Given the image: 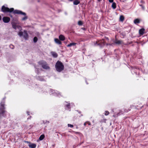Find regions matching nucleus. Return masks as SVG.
I'll return each mask as SVG.
<instances>
[{
  "mask_svg": "<svg viewBox=\"0 0 148 148\" xmlns=\"http://www.w3.org/2000/svg\"><path fill=\"white\" fill-rule=\"evenodd\" d=\"M83 116V115L82 114H81V115L79 116V117H81V116Z\"/></svg>",
  "mask_w": 148,
  "mask_h": 148,
  "instance_id": "nucleus-43",
  "label": "nucleus"
},
{
  "mask_svg": "<svg viewBox=\"0 0 148 148\" xmlns=\"http://www.w3.org/2000/svg\"><path fill=\"white\" fill-rule=\"evenodd\" d=\"M50 93L51 95L53 94L54 96H58L59 97H60V96H61V95L60 93H58V91H56V92H55V90H53L52 89H50Z\"/></svg>",
  "mask_w": 148,
  "mask_h": 148,
  "instance_id": "nucleus-6",
  "label": "nucleus"
},
{
  "mask_svg": "<svg viewBox=\"0 0 148 148\" xmlns=\"http://www.w3.org/2000/svg\"><path fill=\"white\" fill-rule=\"evenodd\" d=\"M112 44H107L106 45H112Z\"/></svg>",
  "mask_w": 148,
  "mask_h": 148,
  "instance_id": "nucleus-35",
  "label": "nucleus"
},
{
  "mask_svg": "<svg viewBox=\"0 0 148 148\" xmlns=\"http://www.w3.org/2000/svg\"><path fill=\"white\" fill-rule=\"evenodd\" d=\"M44 77L42 76H38L37 77V79L41 81H45L46 80L44 78Z\"/></svg>",
  "mask_w": 148,
  "mask_h": 148,
  "instance_id": "nucleus-11",
  "label": "nucleus"
},
{
  "mask_svg": "<svg viewBox=\"0 0 148 148\" xmlns=\"http://www.w3.org/2000/svg\"><path fill=\"white\" fill-rule=\"evenodd\" d=\"M114 42L115 44L118 45H120L123 43V42L122 41L117 40H116Z\"/></svg>",
  "mask_w": 148,
  "mask_h": 148,
  "instance_id": "nucleus-12",
  "label": "nucleus"
},
{
  "mask_svg": "<svg viewBox=\"0 0 148 148\" xmlns=\"http://www.w3.org/2000/svg\"><path fill=\"white\" fill-rule=\"evenodd\" d=\"M82 30H86V29L85 28H84V27L82 28Z\"/></svg>",
  "mask_w": 148,
  "mask_h": 148,
  "instance_id": "nucleus-34",
  "label": "nucleus"
},
{
  "mask_svg": "<svg viewBox=\"0 0 148 148\" xmlns=\"http://www.w3.org/2000/svg\"><path fill=\"white\" fill-rule=\"evenodd\" d=\"M83 24V23L82 21H79L78 22V25L79 26L82 25Z\"/></svg>",
  "mask_w": 148,
  "mask_h": 148,
  "instance_id": "nucleus-25",
  "label": "nucleus"
},
{
  "mask_svg": "<svg viewBox=\"0 0 148 148\" xmlns=\"http://www.w3.org/2000/svg\"><path fill=\"white\" fill-rule=\"evenodd\" d=\"M145 29L143 28L140 29L139 30V34L141 35H143L144 34Z\"/></svg>",
  "mask_w": 148,
  "mask_h": 148,
  "instance_id": "nucleus-15",
  "label": "nucleus"
},
{
  "mask_svg": "<svg viewBox=\"0 0 148 148\" xmlns=\"http://www.w3.org/2000/svg\"><path fill=\"white\" fill-rule=\"evenodd\" d=\"M10 48H11V49H14V45H10Z\"/></svg>",
  "mask_w": 148,
  "mask_h": 148,
  "instance_id": "nucleus-29",
  "label": "nucleus"
},
{
  "mask_svg": "<svg viewBox=\"0 0 148 148\" xmlns=\"http://www.w3.org/2000/svg\"><path fill=\"white\" fill-rule=\"evenodd\" d=\"M108 1L110 3H113V2H113L114 0H108Z\"/></svg>",
  "mask_w": 148,
  "mask_h": 148,
  "instance_id": "nucleus-32",
  "label": "nucleus"
},
{
  "mask_svg": "<svg viewBox=\"0 0 148 148\" xmlns=\"http://www.w3.org/2000/svg\"><path fill=\"white\" fill-rule=\"evenodd\" d=\"M77 112H78L79 113V114H81V111H79V110H77Z\"/></svg>",
  "mask_w": 148,
  "mask_h": 148,
  "instance_id": "nucleus-36",
  "label": "nucleus"
},
{
  "mask_svg": "<svg viewBox=\"0 0 148 148\" xmlns=\"http://www.w3.org/2000/svg\"><path fill=\"white\" fill-rule=\"evenodd\" d=\"M108 39V38H107V39Z\"/></svg>",
  "mask_w": 148,
  "mask_h": 148,
  "instance_id": "nucleus-48",
  "label": "nucleus"
},
{
  "mask_svg": "<svg viewBox=\"0 0 148 148\" xmlns=\"http://www.w3.org/2000/svg\"><path fill=\"white\" fill-rule=\"evenodd\" d=\"M65 103H67V104L65 105V107L66 110H69V111H71L70 110V104L69 102H65Z\"/></svg>",
  "mask_w": 148,
  "mask_h": 148,
  "instance_id": "nucleus-8",
  "label": "nucleus"
},
{
  "mask_svg": "<svg viewBox=\"0 0 148 148\" xmlns=\"http://www.w3.org/2000/svg\"><path fill=\"white\" fill-rule=\"evenodd\" d=\"M140 6L142 8L143 10L145 9V7L142 5H140Z\"/></svg>",
  "mask_w": 148,
  "mask_h": 148,
  "instance_id": "nucleus-31",
  "label": "nucleus"
},
{
  "mask_svg": "<svg viewBox=\"0 0 148 148\" xmlns=\"http://www.w3.org/2000/svg\"><path fill=\"white\" fill-rule=\"evenodd\" d=\"M68 126L69 127H70L71 128L73 127V125H71L70 124H68Z\"/></svg>",
  "mask_w": 148,
  "mask_h": 148,
  "instance_id": "nucleus-30",
  "label": "nucleus"
},
{
  "mask_svg": "<svg viewBox=\"0 0 148 148\" xmlns=\"http://www.w3.org/2000/svg\"><path fill=\"white\" fill-rule=\"evenodd\" d=\"M45 135L43 134L41 135L39 137V139L41 140H42L45 138Z\"/></svg>",
  "mask_w": 148,
  "mask_h": 148,
  "instance_id": "nucleus-23",
  "label": "nucleus"
},
{
  "mask_svg": "<svg viewBox=\"0 0 148 148\" xmlns=\"http://www.w3.org/2000/svg\"><path fill=\"white\" fill-rule=\"evenodd\" d=\"M51 54L55 58H56L58 56V54H57L54 52H51Z\"/></svg>",
  "mask_w": 148,
  "mask_h": 148,
  "instance_id": "nucleus-16",
  "label": "nucleus"
},
{
  "mask_svg": "<svg viewBox=\"0 0 148 148\" xmlns=\"http://www.w3.org/2000/svg\"><path fill=\"white\" fill-rule=\"evenodd\" d=\"M86 84H88V83L87 82H86Z\"/></svg>",
  "mask_w": 148,
  "mask_h": 148,
  "instance_id": "nucleus-44",
  "label": "nucleus"
},
{
  "mask_svg": "<svg viewBox=\"0 0 148 148\" xmlns=\"http://www.w3.org/2000/svg\"><path fill=\"white\" fill-rule=\"evenodd\" d=\"M73 4L74 5H77L80 3V1L78 0H75L73 1Z\"/></svg>",
  "mask_w": 148,
  "mask_h": 148,
  "instance_id": "nucleus-21",
  "label": "nucleus"
},
{
  "mask_svg": "<svg viewBox=\"0 0 148 148\" xmlns=\"http://www.w3.org/2000/svg\"><path fill=\"white\" fill-rule=\"evenodd\" d=\"M95 44L99 45L100 48L103 47L105 45L104 42L102 41H100V42L99 43H98L97 42H96V44Z\"/></svg>",
  "mask_w": 148,
  "mask_h": 148,
  "instance_id": "nucleus-10",
  "label": "nucleus"
},
{
  "mask_svg": "<svg viewBox=\"0 0 148 148\" xmlns=\"http://www.w3.org/2000/svg\"><path fill=\"white\" fill-rule=\"evenodd\" d=\"M38 39L36 37H35L33 39V41L34 43L38 41Z\"/></svg>",
  "mask_w": 148,
  "mask_h": 148,
  "instance_id": "nucleus-26",
  "label": "nucleus"
},
{
  "mask_svg": "<svg viewBox=\"0 0 148 148\" xmlns=\"http://www.w3.org/2000/svg\"><path fill=\"white\" fill-rule=\"evenodd\" d=\"M98 1L100 2L101 0H97Z\"/></svg>",
  "mask_w": 148,
  "mask_h": 148,
  "instance_id": "nucleus-45",
  "label": "nucleus"
},
{
  "mask_svg": "<svg viewBox=\"0 0 148 148\" xmlns=\"http://www.w3.org/2000/svg\"><path fill=\"white\" fill-rule=\"evenodd\" d=\"M42 122H43V123L44 124H47V123H49V121H47V120H43L42 121Z\"/></svg>",
  "mask_w": 148,
  "mask_h": 148,
  "instance_id": "nucleus-27",
  "label": "nucleus"
},
{
  "mask_svg": "<svg viewBox=\"0 0 148 148\" xmlns=\"http://www.w3.org/2000/svg\"><path fill=\"white\" fill-rule=\"evenodd\" d=\"M134 22L135 24H136L139 23H140V21L138 19H136L134 20Z\"/></svg>",
  "mask_w": 148,
  "mask_h": 148,
  "instance_id": "nucleus-20",
  "label": "nucleus"
},
{
  "mask_svg": "<svg viewBox=\"0 0 148 148\" xmlns=\"http://www.w3.org/2000/svg\"><path fill=\"white\" fill-rule=\"evenodd\" d=\"M109 114V112L108 111H106L105 112V115H106V116L108 115Z\"/></svg>",
  "mask_w": 148,
  "mask_h": 148,
  "instance_id": "nucleus-28",
  "label": "nucleus"
},
{
  "mask_svg": "<svg viewBox=\"0 0 148 148\" xmlns=\"http://www.w3.org/2000/svg\"><path fill=\"white\" fill-rule=\"evenodd\" d=\"M130 110H128L127 111V112H128V111H130Z\"/></svg>",
  "mask_w": 148,
  "mask_h": 148,
  "instance_id": "nucleus-47",
  "label": "nucleus"
},
{
  "mask_svg": "<svg viewBox=\"0 0 148 148\" xmlns=\"http://www.w3.org/2000/svg\"><path fill=\"white\" fill-rule=\"evenodd\" d=\"M119 19L121 21L123 22L124 19V17L122 15L120 17Z\"/></svg>",
  "mask_w": 148,
  "mask_h": 148,
  "instance_id": "nucleus-24",
  "label": "nucleus"
},
{
  "mask_svg": "<svg viewBox=\"0 0 148 148\" xmlns=\"http://www.w3.org/2000/svg\"><path fill=\"white\" fill-rule=\"evenodd\" d=\"M75 132V133L76 134H78V133H79V132Z\"/></svg>",
  "mask_w": 148,
  "mask_h": 148,
  "instance_id": "nucleus-40",
  "label": "nucleus"
},
{
  "mask_svg": "<svg viewBox=\"0 0 148 148\" xmlns=\"http://www.w3.org/2000/svg\"><path fill=\"white\" fill-rule=\"evenodd\" d=\"M59 38L60 40L63 41L65 39V37L62 35H60L59 36Z\"/></svg>",
  "mask_w": 148,
  "mask_h": 148,
  "instance_id": "nucleus-13",
  "label": "nucleus"
},
{
  "mask_svg": "<svg viewBox=\"0 0 148 148\" xmlns=\"http://www.w3.org/2000/svg\"><path fill=\"white\" fill-rule=\"evenodd\" d=\"M39 64L41 65L42 68L46 70H49L50 69L49 66L48 65L47 63L44 61H41L39 62Z\"/></svg>",
  "mask_w": 148,
  "mask_h": 148,
  "instance_id": "nucleus-5",
  "label": "nucleus"
},
{
  "mask_svg": "<svg viewBox=\"0 0 148 148\" xmlns=\"http://www.w3.org/2000/svg\"><path fill=\"white\" fill-rule=\"evenodd\" d=\"M27 114L28 115H29V112H27Z\"/></svg>",
  "mask_w": 148,
  "mask_h": 148,
  "instance_id": "nucleus-37",
  "label": "nucleus"
},
{
  "mask_svg": "<svg viewBox=\"0 0 148 148\" xmlns=\"http://www.w3.org/2000/svg\"><path fill=\"white\" fill-rule=\"evenodd\" d=\"M88 124L89 125H91L90 123V122H88Z\"/></svg>",
  "mask_w": 148,
  "mask_h": 148,
  "instance_id": "nucleus-39",
  "label": "nucleus"
},
{
  "mask_svg": "<svg viewBox=\"0 0 148 148\" xmlns=\"http://www.w3.org/2000/svg\"><path fill=\"white\" fill-rule=\"evenodd\" d=\"M54 40L55 42L58 45H60L62 44V42L58 38H55Z\"/></svg>",
  "mask_w": 148,
  "mask_h": 148,
  "instance_id": "nucleus-14",
  "label": "nucleus"
},
{
  "mask_svg": "<svg viewBox=\"0 0 148 148\" xmlns=\"http://www.w3.org/2000/svg\"><path fill=\"white\" fill-rule=\"evenodd\" d=\"M36 146V145L34 144H31L29 145V147L31 148H35Z\"/></svg>",
  "mask_w": 148,
  "mask_h": 148,
  "instance_id": "nucleus-22",
  "label": "nucleus"
},
{
  "mask_svg": "<svg viewBox=\"0 0 148 148\" xmlns=\"http://www.w3.org/2000/svg\"><path fill=\"white\" fill-rule=\"evenodd\" d=\"M113 117H115L116 116V115L115 114H114L113 115Z\"/></svg>",
  "mask_w": 148,
  "mask_h": 148,
  "instance_id": "nucleus-38",
  "label": "nucleus"
},
{
  "mask_svg": "<svg viewBox=\"0 0 148 148\" xmlns=\"http://www.w3.org/2000/svg\"><path fill=\"white\" fill-rule=\"evenodd\" d=\"M18 35L20 37L23 36L26 40L28 39V35L26 31L25 30L23 32H19L18 33Z\"/></svg>",
  "mask_w": 148,
  "mask_h": 148,
  "instance_id": "nucleus-4",
  "label": "nucleus"
},
{
  "mask_svg": "<svg viewBox=\"0 0 148 148\" xmlns=\"http://www.w3.org/2000/svg\"><path fill=\"white\" fill-rule=\"evenodd\" d=\"M122 114V113H120V112H119L116 115H117V116H118V115H120Z\"/></svg>",
  "mask_w": 148,
  "mask_h": 148,
  "instance_id": "nucleus-33",
  "label": "nucleus"
},
{
  "mask_svg": "<svg viewBox=\"0 0 148 148\" xmlns=\"http://www.w3.org/2000/svg\"><path fill=\"white\" fill-rule=\"evenodd\" d=\"M1 11L3 12H12L14 14H20L23 15L24 16V17L22 19V20L25 21L27 19V17L26 16V14L24 12H22L21 11L15 10L14 11V9L13 8H11L9 9V8L6 7L5 6L3 5L1 8Z\"/></svg>",
  "mask_w": 148,
  "mask_h": 148,
  "instance_id": "nucleus-1",
  "label": "nucleus"
},
{
  "mask_svg": "<svg viewBox=\"0 0 148 148\" xmlns=\"http://www.w3.org/2000/svg\"><path fill=\"white\" fill-rule=\"evenodd\" d=\"M10 17H12V15H10Z\"/></svg>",
  "mask_w": 148,
  "mask_h": 148,
  "instance_id": "nucleus-46",
  "label": "nucleus"
},
{
  "mask_svg": "<svg viewBox=\"0 0 148 148\" xmlns=\"http://www.w3.org/2000/svg\"><path fill=\"white\" fill-rule=\"evenodd\" d=\"M86 123H84V126H86Z\"/></svg>",
  "mask_w": 148,
  "mask_h": 148,
  "instance_id": "nucleus-42",
  "label": "nucleus"
},
{
  "mask_svg": "<svg viewBox=\"0 0 148 148\" xmlns=\"http://www.w3.org/2000/svg\"><path fill=\"white\" fill-rule=\"evenodd\" d=\"M77 44L76 43L73 42L70 43L67 45V47H71L72 46H75Z\"/></svg>",
  "mask_w": 148,
  "mask_h": 148,
  "instance_id": "nucleus-17",
  "label": "nucleus"
},
{
  "mask_svg": "<svg viewBox=\"0 0 148 148\" xmlns=\"http://www.w3.org/2000/svg\"><path fill=\"white\" fill-rule=\"evenodd\" d=\"M55 68L57 71L60 72L64 70V66L61 61H58L56 64Z\"/></svg>",
  "mask_w": 148,
  "mask_h": 148,
  "instance_id": "nucleus-2",
  "label": "nucleus"
},
{
  "mask_svg": "<svg viewBox=\"0 0 148 148\" xmlns=\"http://www.w3.org/2000/svg\"><path fill=\"white\" fill-rule=\"evenodd\" d=\"M12 27L16 30L17 29H18L20 31H21L22 29L21 27L19 25H16L15 23H13L12 24Z\"/></svg>",
  "mask_w": 148,
  "mask_h": 148,
  "instance_id": "nucleus-7",
  "label": "nucleus"
},
{
  "mask_svg": "<svg viewBox=\"0 0 148 148\" xmlns=\"http://www.w3.org/2000/svg\"><path fill=\"white\" fill-rule=\"evenodd\" d=\"M1 16L0 15V21L1 20Z\"/></svg>",
  "mask_w": 148,
  "mask_h": 148,
  "instance_id": "nucleus-41",
  "label": "nucleus"
},
{
  "mask_svg": "<svg viewBox=\"0 0 148 148\" xmlns=\"http://www.w3.org/2000/svg\"><path fill=\"white\" fill-rule=\"evenodd\" d=\"M5 98H3V99L0 103V106L1 107L0 108V114H1L3 116H5L4 115V112L5 111L4 110L5 109V107H4V104L5 103Z\"/></svg>",
  "mask_w": 148,
  "mask_h": 148,
  "instance_id": "nucleus-3",
  "label": "nucleus"
},
{
  "mask_svg": "<svg viewBox=\"0 0 148 148\" xmlns=\"http://www.w3.org/2000/svg\"><path fill=\"white\" fill-rule=\"evenodd\" d=\"M29 119V118H27V119Z\"/></svg>",
  "mask_w": 148,
  "mask_h": 148,
  "instance_id": "nucleus-50",
  "label": "nucleus"
},
{
  "mask_svg": "<svg viewBox=\"0 0 148 148\" xmlns=\"http://www.w3.org/2000/svg\"><path fill=\"white\" fill-rule=\"evenodd\" d=\"M3 21L5 23H8L10 21V18L8 17H3Z\"/></svg>",
  "mask_w": 148,
  "mask_h": 148,
  "instance_id": "nucleus-9",
  "label": "nucleus"
},
{
  "mask_svg": "<svg viewBox=\"0 0 148 148\" xmlns=\"http://www.w3.org/2000/svg\"><path fill=\"white\" fill-rule=\"evenodd\" d=\"M139 69H138L136 68H134L132 69V71H133L135 73L137 74V71L139 70Z\"/></svg>",
  "mask_w": 148,
  "mask_h": 148,
  "instance_id": "nucleus-19",
  "label": "nucleus"
},
{
  "mask_svg": "<svg viewBox=\"0 0 148 148\" xmlns=\"http://www.w3.org/2000/svg\"><path fill=\"white\" fill-rule=\"evenodd\" d=\"M108 39V38H107V39Z\"/></svg>",
  "mask_w": 148,
  "mask_h": 148,
  "instance_id": "nucleus-49",
  "label": "nucleus"
},
{
  "mask_svg": "<svg viewBox=\"0 0 148 148\" xmlns=\"http://www.w3.org/2000/svg\"><path fill=\"white\" fill-rule=\"evenodd\" d=\"M111 7L112 8L114 9H116V3L115 2H113L112 4Z\"/></svg>",
  "mask_w": 148,
  "mask_h": 148,
  "instance_id": "nucleus-18",
  "label": "nucleus"
}]
</instances>
